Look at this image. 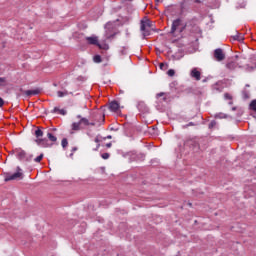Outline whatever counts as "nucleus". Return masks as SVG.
Here are the masks:
<instances>
[{"mask_svg":"<svg viewBox=\"0 0 256 256\" xmlns=\"http://www.w3.org/2000/svg\"><path fill=\"white\" fill-rule=\"evenodd\" d=\"M77 119L80 120L79 122L72 123V131H81V125H83L84 127H89V125L95 127V122H89L87 118H83L81 115H78Z\"/></svg>","mask_w":256,"mask_h":256,"instance_id":"f257e3e1","label":"nucleus"},{"mask_svg":"<svg viewBox=\"0 0 256 256\" xmlns=\"http://www.w3.org/2000/svg\"><path fill=\"white\" fill-rule=\"evenodd\" d=\"M185 27H187V26L183 23V20L176 19L172 23L170 33L172 35H173V33H175V31H179V33H183L185 31Z\"/></svg>","mask_w":256,"mask_h":256,"instance_id":"f03ea898","label":"nucleus"},{"mask_svg":"<svg viewBox=\"0 0 256 256\" xmlns=\"http://www.w3.org/2000/svg\"><path fill=\"white\" fill-rule=\"evenodd\" d=\"M42 136H43V130L37 129L35 131V137H36L35 142L37 143V145H40V147H51V145L47 143V139L41 138Z\"/></svg>","mask_w":256,"mask_h":256,"instance_id":"7ed1b4c3","label":"nucleus"},{"mask_svg":"<svg viewBox=\"0 0 256 256\" xmlns=\"http://www.w3.org/2000/svg\"><path fill=\"white\" fill-rule=\"evenodd\" d=\"M153 27L151 20L144 18L141 20L140 30L143 32V35H149V30Z\"/></svg>","mask_w":256,"mask_h":256,"instance_id":"20e7f679","label":"nucleus"},{"mask_svg":"<svg viewBox=\"0 0 256 256\" xmlns=\"http://www.w3.org/2000/svg\"><path fill=\"white\" fill-rule=\"evenodd\" d=\"M20 179H23V172L18 168V171L14 174H8L5 177V181H19Z\"/></svg>","mask_w":256,"mask_h":256,"instance_id":"39448f33","label":"nucleus"},{"mask_svg":"<svg viewBox=\"0 0 256 256\" xmlns=\"http://www.w3.org/2000/svg\"><path fill=\"white\" fill-rule=\"evenodd\" d=\"M14 153H15L16 157H18V159H20V160L25 159L26 161H31V159L33 157V156L27 157V153H25V151L21 150V149L14 150Z\"/></svg>","mask_w":256,"mask_h":256,"instance_id":"423d86ee","label":"nucleus"},{"mask_svg":"<svg viewBox=\"0 0 256 256\" xmlns=\"http://www.w3.org/2000/svg\"><path fill=\"white\" fill-rule=\"evenodd\" d=\"M214 58L216 61H225V52H223V49L217 48L214 51Z\"/></svg>","mask_w":256,"mask_h":256,"instance_id":"0eeeda50","label":"nucleus"},{"mask_svg":"<svg viewBox=\"0 0 256 256\" xmlns=\"http://www.w3.org/2000/svg\"><path fill=\"white\" fill-rule=\"evenodd\" d=\"M86 41L89 45H97V47H100L101 49V44H99V37L97 36L86 37Z\"/></svg>","mask_w":256,"mask_h":256,"instance_id":"6e6552de","label":"nucleus"},{"mask_svg":"<svg viewBox=\"0 0 256 256\" xmlns=\"http://www.w3.org/2000/svg\"><path fill=\"white\" fill-rule=\"evenodd\" d=\"M190 76L196 81H201V72L197 68H193L190 72Z\"/></svg>","mask_w":256,"mask_h":256,"instance_id":"1a4fd4ad","label":"nucleus"},{"mask_svg":"<svg viewBox=\"0 0 256 256\" xmlns=\"http://www.w3.org/2000/svg\"><path fill=\"white\" fill-rule=\"evenodd\" d=\"M119 107H121V106L119 105V102H117V101H112L109 104V109L113 113H117V111H119Z\"/></svg>","mask_w":256,"mask_h":256,"instance_id":"9d476101","label":"nucleus"},{"mask_svg":"<svg viewBox=\"0 0 256 256\" xmlns=\"http://www.w3.org/2000/svg\"><path fill=\"white\" fill-rule=\"evenodd\" d=\"M226 69H229L230 71H234V69H237V64L234 61L228 62L226 64Z\"/></svg>","mask_w":256,"mask_h":256,"instance_id":"9b49d317","label":"nucleus"},{"mask_svg":"<svg viewBox=\"0 0 256 256\" xmlns=\"http://www.w3.org/2000/svg\"><path fill=\"white\" fill-rule=\"evenodd\" d=\"M234 41H239L240 43L244 41L245 37H243V34H240L239 32H236V35L233 36Z\"/></svg>","mask_w":256,"mask_h":256,"instance_id":"f8f14e48","label":"nucleus"},{"mask_svg":"<svg viewBox=\"0 0 256 256\" xmlns=\"http://www.w3.org/2000/svg\"><path fill=\"white\" fill-rule=\"evenodd\" d=\"M41 91L39 89H35V90H27L25 92V95L31 96V95H39Z\"/></svg>","mask_w":256,"mask_h":256,"instance_id":"ddd939ff","label":"nucleus"},{"mask_svg":"<svg viewBox=\"0 0 256 256\" xmlns=\"http://www.w3.org/2000/svg\"><path fill=\"white\" fill-rule=\"evenodd\" d=\"M47 138L49 139V141H51L52 143H55L57 141V136L54 135L53 133L51 132H48L47 133Z\"/></svg>","mask_w":256,"mask_h":256,"instance_id":"4468645a","label":"nucleus"},{"mask_svg":"<svg viewBox=\"0 0 256 256\" xmlns=\"http://www.w3.org/2000/svg\"><path fill=\"white\" fill-rule=\"evenodd\" d=\"M93 61H94V63H101V56H99V55H95L94 56V58H93Z\"/></svg>","mask_w":256,"mask_h":256,"instance_id":"2eb2a0df","label":"nucleus"},{"mask_svg":"<svg viewBox=\"0 0 256 256\" xmlns=\"http://www.w3.org/2000/svg\"><path fill=\"white\" fill-rule=\"evenodd\" d=\"M250 109H252V111H255V112H256V100H253V101L250 103Z\"/></svg>","mask_w":256,"mask_h":256,"instance_id":"dca6fc26","label":"nucleus"},{"mask_svg":"<svg viewBox=\"0 0 256 256\" xmlns=\"http://www.w3.org/2000/svg\"><path fill=\"white\" fill-rule=\"evenodd\" d=\"M0 85L5 87V85H7V78H0Z\"/></svg>","mask_w":256,"mask_h":256,"instance_id":"f3484780","label":"nucleus"},{"mask_svg":"<svg viewBox=\"0 0 256 256\" xmlns=\"http://www.w3.org/2000/svg\"><path fill=\"white\" fill-rule=\"evenodd\" d=\"M61 145H62V147H63L64 149H65V147H67V145H69V142L67 141L66 138H63V139H62Z\"/></svg>","mask_w":256,"mask_h":256,"instance_id":"a211bd4d","label":"nucleus"},{"mask_svg":"<svg viewBox=\"0 0 256 256\" xmlns=\"http://www.w3.org/2000/svg\"><path fill=\"white\" fill-rule=\"evenodd\" d=\"M42 160H43V154H40L39 156H37V157L34 159V161H35L36 163H41Z\"/></svg>","mask_w":256,"mask_h":256,"instance_id":"6ab92c4d","label":"nucleus"},{"mask_svg":"<svg viewBox=\"0 0 256 256\" xmlns=\"http://www.w3.org/2000/svg\"><path fill=\"white\" fill-rule=\"evenodd\" d=\"M54 111H58V113H60V115H66L67 111L63 110V109H57L55 108Z\"/></svg>","mask_w":256,"mask_h":256,"instance_id":"aec40b11","label":"nucleus"},{"mask_svg":"<svg viewBox=\"0 0 256 256\" xmlns=\"http://www.w3.org/2000/svg\"><path fill=\"white\" fill-rule=\"evenodd\" d=\"M113 22H108L106 25H105V29H113Z\"/></svg>","mask_w":256,"mask_h":256,"instance_id":"412c9836","label":"nucleus"},{"mask_svg":"<svg viewBox=\"0 0 256 256\" xmlns=\"http://www.w3.org/2000/svg\"><path fill=\"white\" fill-rule=\"evenodd\" d=\"M167 75H169V77H173L175 75V70L173 69L168 70Z\"/></svg>","mask_w":256,"mask_h":256,"instance_id":"4be33fe9","label":"nucleus"},{"mask_svg":"<svg viewBox=\"0 0 256 256\" xmlns=\"http://www.w3.org/2000/svg\"><path fill=\"white\" fill-rule=\"evenodd\" d=\"M57 95H58V97H65V95H67V92L58 91Z\"/></svg>","mask_w":256,"mask_h":256,"instance_id":"5701e85b","label":"nucleus"},{"mask_svg":"<svg viewBox=\"0 0 256 256\" xmlns=\"http://www.w3.org/2000/svg\"><path fill=\"white\" fill-rule=\"evenodd\" d=\"M215 125H217V122H215V121L210 122L209 129H213L215 127Z\"/></svg>","mask_w":256,"mask_h":256,"instance_id":"b1692460","label":"nucleus"},{"mask_svg":"<svg viewBox=\"0 0 256 256\" xmlns=\"http://www.w3.org/2000/svg\"><path fill=\"white\" fill-rule=\"evenodd\" d=\"M224 98L228 99L229 101H231V99H233V97H231L229 93H225Z\"/></svg>","mask_w":256,"mask_h":256,"instance_id":"393cba45","label":"nucleus"},{"mask_svg":"<svg viewBox=\"0 0 256 256\" xmlns=\"http://www.w3.org/2000/svg\"><path fill=\"white\" fill-rule=\"evenodd\" d=\"M216 117H218L219 119H225V118H227V115H225V114H218V115H216Z\"/></svg>","mask_w":256,"mask_h":256,"instance_id":"a878e982","label":"nucleus"},{"mask_svg":"<svg viewBox=\"0 0 256 256\" xmlns=\"http://www.w3.org/2000/svg\"><path fill=\"white\" fill-rule=\"evenodd\" d=\"M110 157L109 153H103L102 159H108Z\"/></svg>","mask_w":256,"mask_h":256,"instance_id":"bb28decb","label":"nucleus"},{"mask_svg":"<svg viewBox=\"0 0 256 256\" xmlns=\"http://www.w3.org/2000/svg\"><path fill=\"white\" fill-rule=\"evenodd\" d=\"M3 105H5V101L3 100V98H0V107H3Z\"/></svg>","mask_w":256,"mask_h":256,"instance_id":"cd10ccee","label":"nucleus"},{"mask_svg":"<svg viewBox=\"0 0 256 256\" xmlns=\"http://www.w3.org/2000/svg\"><path fill=\"white\" fill-rule=\"evenodd\" d=\"M163 95H165V93L161 92V93L157 94V97H163Z\"/></svg>","mask_w":256,"mask_h":256,"instance_id":"c85d7f7f","label":"nucleus"},{"mask_svg":"<svg viewBox=\"0 0 256 256\" xmlns=\"http://www.w3.org/2000/svg\"><path fill=\"white\" fill-rule=\"evenodd\" d=\"M165 67L164 63H160V69H163Z\"/></svg>","mask_w":256,"mask_h":256,"instance_id":"c756f323","label":"nucleus"},{"mask_svg":"<svg viewBox=\"0 0 256 256\" xmlns=\"http://www.w3.org/2000/svg\"><path fill=\"white\" fill-rule=\"evenodd\" d=\"M111 145H112L111 143H107L106 147L109 149L111 147Z\"/></svg>","mask_w":256,"mask_h":256,"instance_id":"7c9ffc66","label":"nucleus"},{"mask_svg":"<svg viewBox=\"0 0 256 256\" xmlns=\"http://www.w3.org/2000/svg\"><path fill=\"white\" fill-rule=\"evenodd\" d=\"M113 137L111 135H108L106 139H112Z\"/></svg>","mask_w":256,"mask_h":256,"instance_id":"2f4dec72","label":"nucleus"},{"mask_svg":"<svg viewBox=\"0 0 256 256\" xmlns=\"http://www.w3.org/2000/svg\"><path fill=\"white\" fill-rule=\"evenodd\" d=\"M95 143H99V138H95Z\"/></svg>","mask_w":256,"mask_h":256,"instance_id":"473e14b6","label":"nucleus"},{"mask_svg":"<svg viewBox=\"0 0 256 256\" xmlns=\"http://www.w3.org/2000/svg\"><path fill=\"white\" fill-rule=\"evenodd\" d=\"M122 55H125V50H122Z\"/></svg>","mask_w":256,"mask_h":256,"instance_id":"72a5a7b5","label":"nucleus"},{"mask_svg":"<svg viewBox=\"0 0 256 256\" xmlns=\"http://www.w3.org/2000/svg\"><path fill=\"white\" fill-rule=\"evenodd\" d=\"M230 105H233V102H229Z\"/></svg>","mask_w":256,"mask_h":256,"instance_id":"f704fd0d","label":"nucleus"},{"mask_svg":"<svg viewBox=\"0 0 256 256\" xmlns=\"http://www.w3.org/2000/svg\"><path fill=\"white\" fill-rule=\"evenodd\" d=\"M157 1V3H159V1H161V0H156Z\"/></svg>","mask_w":256,"mask_h":256,"instance_id":"c9c22d12","label":"nucleus"},{"mask_svg":"<svg viewBox=\"0 0 256 256\" xmlns=\"http://www.w3.org/2000/svg\"><path fill=\"white\" fill-rule=\"evenodd\" d=\"M97 149H99V144H98V146H97Z\"/></svg>","mask_w":256,"mask_h":256,"instance_id":"e433bc0d","label":"nucleus"},{"mask_svg":"<svg viewBox=\"0 0 256 256\" xmlns=\"http://www.w3.org/2000/svg\"><path fill=\"white\" fill-rule=\"evenodd\" d=\"M189 125H193V123H190Z\"/></svg>","mask_w":256,"mask_h":256,"instance_id":"4c0bfd02","label":"nucleus"}]
</instances>
